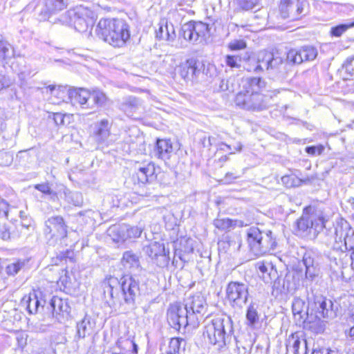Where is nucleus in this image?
<instances>
[{
	"label": "nucleus",
	"mask_w": 354,
	"mask_h": 354,
	"mask_svg": "<svg viewBox=\"0 0 354 354\" xmlns=\"http://www.w3.org/2000/svg\"><path fill=\"white\" fill-rule=\"evenodd\" d=\"M206 308L207 303L204 296L201 292H197L188 297L185 304L176 302L170 305L167 310L168 323L177 330L188 326L195 328L200 321L198 315L203 314Z\"/></svg>",
	"instance_id": "f257e3e1"
},
{
	"label": "nucleus",
	"mask_w": 354,
	"mask_h": 354,
	"mask_svg": "<svg viewBox=\"0 0 354 354\" xmlns=\"http://www.w3.org/2000/svg\"><path fill=\"white\" fill-rule=\"evenodd\" d=\"M95 32L100 39L115 48L124 46L130 39L129 26L122 19H101Z\"/></svg>",
	"instance_id": "f03ea898"
},
{
	"label": "nucleus",
	"mask_w": 354,
	"mask_h": 354,
	"mask_svg": "<svg viewBox=\"0 0 354 354\" xmlns=\"http://www.w3.org/2000/svg\"><path fill=\"white\" fill-rule=\"evenodd\" d=\"M106 292L111 297V300L106 301L110 307L115 308L118 305L124 304L133 305L139 292V286L131 276L125 275L119 281L116 278H111L104 292Z\"/></svg>",
	"instance_id": "7ed1b4c3"
},
{
	"label": "nucleus",
	"mask_w": 354,
	"mask_h": 354,
	"mask_svg": "<svg viewBox=\"0 0 354 354\" xmlns=\"http://www.w3.org/2000/svg\"><path fill=\"white\" fill-rule=\"evenodd\" d=\"M232 332L231 319L218 317L210 320L205 319L203 335L206 343L221 351L230 342Z\"/></svg>",
	"instance_id": "20e7f679"
},
{
	"label": "nucleus",
	"mask_w": 354,
	"mask_h": 354,
	"mask_svg": "<svg viewBox=\"0 0 354 354\" xmlns=\"http://www.w3.org/2000/svg\"><path fill=\"white\" fill-rule=\"evenodd\" d=\"M95 20V12L82 6L68 10L60 19L62 24L73 26L78 32H86L89 30L88 35H92L91 30Z\"/></svg>",
	"instance_id": "39448f33"
},
{
	"label": "nucleus",
	"mask_w": 354,
	"mask_h": 354,
	"mask_svg": "<svg viewBox=\"0 0 354 354\" xmlns=\"http://www.w3.org/2000/svg\"><path fill=\"white\" fill-rule=\"evenodd\" d=\"M272 234L271 230H263L255 226L248 229L246 241L250 250L254 255L259 256L274 250L277 243Z\"/></svg>",
	"instance_id": "423d86ee"
},
{
	"label": "nucleus",
	"mask_w": 354,
	"mask_h": 354,
	"mask_svg": "<svg viewBox=\"0 0 354 354\" xmlns=\"http://www.w3.org/2000/svg\"><path fill=\"white\" fill-rule=\"evenodd\" d=\"M68 100L73 105H80L82 109H95L104 106L108 98L99 89L90 91L83 88H75L68 90Z\"/></svg>",
	"instance_id": "0eeeda50"
},
{
	"label": "nucleus",
	"mask_w": 354,
	"mask_h": 354,
	"mask_svg": "<svg viewBox=\"0 0 354 354\" xmlns=\"http://www.w3.org/2000/svg\"><path fill=\"white\" fill-rule=\"evenodd\" d=\"M333 304L331 300L322 296H316L313 301L309 299L310 313L307 312L308 323L317 324L322 319H331L335 316L333 309Z\"/></svg>",
	"instance_id": "6e6552de"
},
{
	"label": "nucleus",
	"mask_w": 354,
	"mask_h": 354,
	"mask_svg": "<svg viewBox=\"0 0 354 354\" xmlns=\"http://www.w3.org/2000/svg\"><path fill=\"white\" fill-rule=\"evenodd\" d=\"M67 225L61 216H53L45 221L44 229L46 236H49L48 243L50 245H55L58 241L63 243L67 236Z\"/></svg>",
	"instance_id": "1a4fd4ad"
},
{
	"label": "nucleus",
	"mask_w": 354,
	"mask_h": 354,
	"mask_svg": "<svg viewBox=\"0 0 354 354\" xmlns=\"http://www.w3.org/2000/svg\"><path fill=\"white\" fill-rule=\"evenodd\" d=\"M266 97L259 92L250 93V90H245L236 94L234 103L241 109L259 111L268 107Z\"/></svg>",
	"instance_id": "9d476101"
},
{
	"label": "nucleus",
	"mask_w": 354,
	"mask_h": 354,
	"mask_svg": "<svg viewBox=\"0 0 354 354\" xmlns=\"http://www.w3.org/2000/svg\"><path fill=\"white\" fill-rule=\"evenodd\" d=\"M329 217L324 215L321 211L308 214H304L297 221V225L299 230L301 232H311L317 234L326 227V223L328 221Z\"/></svg>",
	"instance_id": "9b49d317"
},
{
	"label": "nucleus",
	"mask_w": 354,
	"mask_h": 354,
	"mask_svg": "<svg viewBox=\"0 0 354 354\" xmlns=\"http://www.w3.org/2000/svg\"><path fill=\"white\" fill-rule=\"evenodd\" d=\"M209 26L201 21H189L181 28L183 38L191 43H202L209 34Z\"/></svg>",
	"instance_id": "f8f14e48"
},
{
	"label": "nucleus",
	"mask_w": 354,
	"mask_h": 354,
	"mask_svg": "<svg viewBox=\"0 0 354 354\" xmlns=\"http://www.w3.org/2000/svg\"><path fill=\"white\" fill-rule=\"evenodd\" d=\"M248 295V287L243 283L231 281L227 286V298L234 306L242 307L245 304Z\"/></svg>",
	"instance_id": "ddd939ff"
},
{
	"label": "nucleus",
	"mask_w": 354,
	"mask_h": 354,
	"mask_svg": "<svg viewBox=\"0 0 354 354\" xmlns=\"http://www.w3.org/2000/svg\"><path fill=\"white\" fill-rule=\"evenodd\" d=\"M317 50L312 46H305L299 49H291L287 54V59L293 64H300L304 62L313 61L317 56Z\"/></svg>",
	"instance_id": "4468645a"
},
{
	"label": "nucleus",
	"mask_w": 354,
	"mask_h": 354,
	"mask_svg": "<svg viewBox=\"0 0 354 354\" xmlns=\"http://www.w3.org/2000/svg\"><path fill=\"white\" fill-rule=\"evenodd\" d=\"M44 303L41 292L33 290L23 297L20 306L24 308L28 314L35 315L39 312V308H43Z\"/></svg>",
	"instance_id": "2eb2a0df"
},
{
	"label": "nucleus",
	"mask_w": 354,
	"mask_h": 354,
	"mask_svg": "<svg viewBox=\"0 0 354 354\" xmlns=\"http://www.w3.org/2000/svg\"><path fill=\"white\" fill-rule=\"evenodd\" d=\"M304 0H281L279 9L283 18L297 19L304 15Z\"/></svg>",
	"instance_id": "dca6fc26"
},
{
	"label": "nucleus",
	"mask_w": 354,
	"mask_h": 354,
	"mask_svg": "<svg viewBox=\"0 0 354 354\" xmlns=\"http://www.w3.org/2000/svg\"><path fill=\"white\" fill-rule=\"evenodd\" d=\"M257 66L254 71L263 70H274L282 64V59L279 56H274L273 53L268 51H261L258 54Z\"/></svg>",
	"instance_id": "f3484780"
},
{
	"label": "nucleus",
	"mask_w": 354,
	"mask_h": 354,
	"mask_svg": "<svg viewBox=\"0 0 354 354\" xmlns=\"http://www.w3.org/2000/svg\"><path fill=\"white\" fill-rule=\"evenodd\" d=\"M288 351L294 354H307L308 343L302 332L292 333L286 340Z\"/></svg>",
	"instance_id": "a211bd4d"
},
{
	"label": "nucleus",
	"mask_w": 354,
	"mask_h": 354,
	"mask_svg": "<svg viewBox=\"0 0 354 354\" xmlns=\"http://www.w3.org/2000/svg\"><path fill=\"white\" fill-rule=\"evenodd\" d=\"M196 72V60L194 58L187 59L176 68V74L187 82L194 81Z\"/></svg>",
	"instance_id": "6ab92c4d"
},
{
	"label": "nucleus",
	"mask_w": 354,
	"mask_h": 354,
	"mask_svg": "<svg viewBox=\"0 0 354 354\" xmlns=\"http://www.w3.org/2000/svg\"><path fill=\"white\" fill-rule=\"evenodd\" d=\"M256 268L259 271L260 277L266 283H271L279 277L277 270L271 261H259L256 263Z\"/></svg>",
	"instance_id": "aec40b11"
},
{
	"label": "nucleus",
	"mask_w": 354,
	"mask_h": 354,
	"mask_svg": "<svg viewBox=\"0 0 354 354\" xmlns=\"http://www.w3.org/2000/svg\"><path fill=\"white\" fill-rule=\"evenodd\" d=\"M111 122L107 119H103L95 124L94 131L95 140L100 145H109V138L111 135Z\"/></svg>",
	"instance_id": "412c9836"
},
{
	"label": "nucleus",
	"mask_w": 354,
	"mask_h": 354,
	"mask_svg": "<svg viewBox=\"0 0 354 354\" xmlns=\"http://www.w3.org/2000/svg\"><path fill=\"white\" fill-rule=\"evenodd\" d=\"M50 306L52 309L53 315L55 317L68 315L70 313V306L67 301L54 296L50 300Z\"/></svg>",
	"instance_id": "4be33fe9"
},
{
	"label": "nucleus",
	"mask_w": 354,
	"mask_h": 354,
	"mask_svg": "<svg viewBox=\"0 0 354 354\" xmlns=\"http://www.w3.org/2000/svg\"><path fill=\"white\" fill-rule=\"evenodd\" d=\"M184 339L179 337L164 339L160 346V354H178Z\"/></svg>",
	"instance_id": "5701e85b"
},
{
	"label": "nucleus",
	"mask_w": 354,
	"mask_h": 354,
	"mask_svg": "<svg viewBox=\"0 0 354 354\" xmlns=\"http://www.w3.org/2000/svg\"><path fill=\"white\" fill-rule=\"evenodd\" d=\"M156 38L165 40L168 42L173 41L176 38L174 26L171 25L170 28H169L165 19H160L159 22V29L158 32L156 31Z\"/></svg>",
	"instance_id": "b1692460"
},
{
	"label": "nucleus",
	"mask_w": 354,
	"mask_h": 354,
	"mask_svg": "<svg viewBox=\"0 0 354 354\" xmlns=\"http://www.w3.org/2000/svg\"><path fill=\"white\" fill-rule=\"evenodd\" d=\"M172 145L170 140L158 139L156 140V155L158 158L165 161L170 157L172 152Z\"/></svg>",
	"instance_id": "393cba45"
},
{
	"label": "nucleus",
	"mask_w": 354,
	"mask_h": 354,
	"mask_svg": "<svg viewBox=\"0 0 354 354\" xmlns=\"http://www.w3.org/2000/svg\"><path fill=\"white\" fill-rule=\"evenodd\" d=\"M121 262L126 269L134 270L138 269L140 266L139 257L132 251L124 252Z\"/></svg>",
	"instance_id": "a878e982"
},
{
	"label": "nucleus",
	"mask_w": 354,
	"mask_h": 354,
	"mask_svg": "<svg viewBox=\"0 0 354 354\" xmlns=\"http://www.w3.org/2000/svg\"><path fill=\"white\" fill-rule=\"evenodd\" d=\"M214 225L221 230H230L236 226L243 227L244 225L242 221L232 220L228 218H216L214 221Z\"/></svg>",
	"instance_id": "bb28decb"
},
{
	"label": "nucleus",
	"mask_w": 354,
	"mask_h": 354,
	"mask_svg": "<svg viewBox=\"0 0 354 354\" xmlns=\"http://www.w3.org/2000/svg\"><path fill=\"white\" fill-rule=\"evenodd\" d=\"M292 309L294 315H299L301 318H304L306 316L304 322H307V312L310 313L309 304L306 305L305 301L300 298L294 299L292 304Z\"/></svg>",
	"instance_id": "cd10ccee"
},
{
	"label": "nucleus",
	"mask_w": 354,
	"mask_h": 354,
	"mask_svg": "<svg viewBox=\"0 0 354 354\" xmlns=\"http://www.w3.org/2000/svg\"><path fill=\"white\" fill-rule=\"evenodd\" d=\"M77 333L75 339H83L89 335L92 330V326L88 317H85L77 323Z\"/></svg>",
	"instance_id": "c85d7f7f"
},
{
	"label": "nucleus",
	"mask_w": 354,
	"mask_h": 354,
	"mask_svg": "<svg viewBox=\"0 0 354 354\" xmlns=\"http://www.w3.org/2000/svg\"><path fill=\"white\" fill-rule=\"evenodd\" d=\"M120 231L122 232V235H120V237L121 239L124 241L129 238H137L140 236L142 230L141 227L138 226L124 225L120 227Z\"/></svg>",
	"instance_id": "c756f323"
},
{
	"label": "nucleus",
	"mask_w": 354,
	"mask_h": 354,
	"mask_svg": "<svg viewBox=\"0 0 354 354\" xmlns=\"http://www.w3.org/2000/svg\"><path fill=\"white\" fill-rule=\"evenodd\" d=\"M64 194L66 201L75 206H81L83 203V197L80 192H71L68 189L64 188Z\"/></svg>",
	"instance_id": "7c9ffc66"
},
{
	"label": "nucleus",
	"mask_w": 354,
	"mask_h": 354,
	"mask_svg": "<svg viewBox=\"0 0 354 354\" xmlns=\"http://www.w3.org/2000/svg\"><path fill=\"white\" fill-rule=\"evenodd\" d=\"M67 1L68 0H46V12L52 14L56 11L62 10L66 6Z\"/></svg>",
	"instance_id": "2f4dec72"
},
{
	"label": "nucleus",
	"mask_w": 354,
	"mask_h": 354,
	"mask_svg": "<svg viewBox=\"0 0 354 354\" xmlns=\"http://www.w3.org/2000/svg\"><path fill=\"white\" fill-rule=\"evenodd\" d=\"M302 261L306 267V277L313 279L316 276V270L313 266V259L309 254H305Z\"/></svg>",
	"instance_id": "473e14b6"
},
{
	"label": "nucleus",
	"mask_w": 354,
	"mask_h": 354,
	"mask_svg": "<svg viewBox=\"0 0 354 354\" xmlns=\"http://www.w3.org/2000/svg\"><path fill=\"white\" fill-rule=\"evenodd\" d=\"M28 263L27 260L19 259L6 266V272L8 275L14 276L23 269Z\"/></svg>",
	"instance_id": "72a5a7b5"
},
{
	"label": "nucleus",
	"mask_w": 354,
	"mask_h": 354,
	"mask_svg": "<svg viewBox=\"0 0 354 354\" xmlns=\"http://www.w3.org/2000/svg\"><path fill=\"white\" fill-rule=\"evenodd\" d=\"M14 55V50L11 45L3 40L0 41V61H6Z\"/></svg>",
	"instance_id": "f704fd0d"
},
{
	"label": "nucleus",
	"mask_w": 354,
	"mask_h": 354,
	"mask_svg": "<svg viewBox=\"0 0 354 354\" xmlns=\"http://www.w3.org/2000/svg\"><path fill=\"white\" fill-rule=\"evenodd\" d=\"M145 236H146V242L144 243L143 245V251L145 254L148 255L149 257H151L152 259L153 254V250L155 248V241L154 239V233L153 232H151L149 234H147L145 232Z\"/></svg>",
	"instance_id": "c9c22d12"
},
{
	"label": "nucleus",
	"mask_w": 354,
	"mask_h": 354,
	"mask_svg": "<svg viewBox=\"0 0 354 354\" xmlns=\"http://www.w3.org/2000/svg\"><path fill=\"white\" fill-rule=\"evenodd\" d=\"M248 86L245 90H250V93L259 92L264 87V82L260 77H252L247 80Z\"/></svg>",
	"instance_id": "e433bc0d"
},
{
	"label": "nucleus",
	"mask_w": 354,
	"mask_h": 354,
	"mask_svg": "<svg viewBox=\"0 0 354 354\" xmlns=\"http://www.w3.org/2000/svg\"><path fill=\"white\" fill-rule=\"evenodd\" d=\"M154 172V165H149L147 167H140L137 174L139 181L142 183L147 182L149 180V176H152Z\"/></svg>",
	"instance_id": "4c0bfd02"
},
{
	"label": "nucleus",
	"mask_w": 354,
	"mask_h": 354,
	"mask_svg": "<svg viewBox=\"0 0 354 354\" xmlns=\"http://www.w3.org/2000/svg\"><path fill=\"white\" fill-rule=\"evenodd\" d=\"M246 319L249 325H254L259 319V315L257 312V306L254 304H250L246 313Z\"/></svg>",
	"instance_id": "58836bf2"
},
{
	"label": "nucleus",
	"mask_w": 354,
	"mask_h": 354,
	"mask_svg": "<svg viewBox=\"0 0 354 354\" xmlns=\"http://www.w3.org/2000/svg\"><path fill=\"white\" fill-rule=\"evenodd\" d=\"M140 105V102L139 99L133 96H129L126 97L123 103V106L125 111H127L128 109L135 111L138 109Z\"/></svg>",
	"instance_id": "ea45409f"
},
{
	"label": "nucleus",
	"mask_w": 354,
	"mask_h": 354,
	"mask_svg": "<svg viewBox=\"0 0 354 354\" xmlns=\"http://www.w3.org/2000/svg\"><path fill=\"white\" fill-rule=\"evenodd\" d=\"M225 63L231 68H239L241 67V57L239 55H227L225 57Z\"/></svg>",
	"instance_id": "a19ab883"
},
{
	"label": "nucleus",
	"mask_w": 354,
	"mask_h": 354,
	"mask_svg": "<svg viewBox=\"0 0 354 354\" xmlns=\"http://www.w3.org/2000/svg\"><path fill=\"white\" fill-rule=\"evenodd\" d=\"M35 188L38 191L41 192L44 194L49 195L50 198L55 199L57 198V194L53 191L48 183L37 184L35 185Z\"/></svg>",
	"instance_id": "79ce46f5"
},
{
	"label": "nucleus",
	"mask_w": 354,
	"mask_h": 354,
	"mask_svg": "<svg viewBox=\"0 0 354 354\" xmlns=\"http://www.w3.org/2000/svg\"><path fill=\"white\" fill-rule=\"evenodd\" d=\"M13 162V154L11 152L0 151V166L8 167Z\"/></svg>",
	"instance_id": "37998d69"
},
{
	"label": "nucleus",
	"mask_w": 354,
	"mask_h": 354,
	"mask_svg": "<svg viewBox=\"0 0 354 354\" xmlns=\"http://www.w3.org/2000/svg\"><path fill=\"white\" fill-rule=\"evenodd\" d=\"M354 26V22L348 24H340L331 28L330 32L332 35L335 37L341 36L349 28Z\"/></svg>",
	"instance_id": "c03bdc74"
},
{
	"label": "nucleus",
	"mask_w": 354,
	"mask_h": 354,
	"mask_svg": "<svg viewBox=\"0 0 354 354\" xmlns=\"http://www.w3.org/2000/svg\"><path fill=\"white\" fill-rule=\"evenodd\" d=\"M353 237L346 235L344 238V248L345 250L351 251V259L352 266H354V244L351 242Z\"/></svg>",
	"instance_id": "a18cd8bd"
},
{
	"label": "nucleus",
	"mask_w": 354,
	"mask_h": 354,
	"mask_svg": "<svg viewBox=\"0 0 354 354\" xmlns=\"http://www.w3.org/2000/svg\"><path fill=\"white\" fill-rule=\"evenodd\" d=\"M240 8L244 10L253 9L258 3L259 0H237Z\"/></svg>",
	"instance_id": "49530a36"
},
{
	"label": "nucleus",
	"mask_w": 354,
	"mask_h": 354,
	"mask_svg": "<svg viewBox=\"0 0 354 354\" xmlns=\"http://www.w3.org/2000/svg\"><path fill=\"white\" fill-rule=\"evenodd\" d=\"M228 48L231 50H239L246 48V43L243 39L232 41L228 44Z\"/></svg>",
	"instance_id": "de8ad7c7"
},
{
	"label": "nucleus",
	"mask_w": 354,
	"mask_h": 354,
	"mask_svg": "<svg viewBox=\"0 0 354 354\" xmlns=\"http://www.w3.org/2000/svg\"><path fill=\"white\" fill-rule=\"evenodd\" d=\"M312 354H337L335 351L328 347L317 346L313 348Z\"/></svg>",
	"instance_id": "09e8293b"
},
{
	"label": "nucleus",
	"mask_w": 354,
	"mask_h": 354,
	"mask_svg": "<svg viewBox=\"0 0 354 354\" xmlns=\"http://www.w3.org/2000/svg\"><path fill=\"white\" fill-rule=\"evenodd\" d=\"M324 148L322 145H318V146H309L306 147V152L310 155L315 156L316 154H321Z\"/></svg>",
	"instance_id": "8fccbe9b"
},
{
	"label": "nucleus",
	"mask_w": 354,
	"mask_h": 354,
	"mask_svg": "<svg viewBox=\"0 0 354 354\" xmlns=\"http://www.w3.org/2000/svg\"><path fill=\"white\" fill-rule=\"evenodd\" d=\"M68 90L66 86H59L56 90V93L55 95H57V97L64 101L65 97H67L68 99Z\"/></svg>",
	"instance_id": "3c124183"
},
{
	"label": "nucleus",
	"mask_w": 354,
	"mask_h": 354,
	"mask_svg": "<svg viewBox=\"0 0 354 354\" xmlns=\"http://www.w3.org/2000/svg\"><path fill=\"white\" fill-rule=\"evenodd\" d=\"M8 208L9 205L7 203V202L0 197V217L8 218Z\"/></svg>",
	"instance_id": "603ef678"
},
{
	"label": "nucleus",
	"mask_w": 354,
	"mask_h": 354,
	"mask_svg": "<svg viewBox=\"0 0 354 354\" xmlns=\"http://www.w3.org/2000/svg\"><path fill=\"white\" fill-rule=\"evenodd\" d=\"M12 83V81L8 76L0 73V90L9 87Z\"/></svg>",
	"instance_id": "864d4df0"
},
{
	"label": "nucleus",
	"mask_w": 354,
	"mask_h": 354,
	"mask_svg": "<svg viewBox=\"0 0 354 354\" xmlns=\"http://www.w3.org/2000/svg\"><path fill=\"white\" fill-rule=\"evenodd\" d=\"M184 241L185 245L184 246V248L181 249L185 253H190L192 252L194 250V246L192 244V240L190 239H186L184 240H181V243Z\"/></svg>",
	"instance_id": "5fc2aeb1"
},
{
	"label": "nucleus",
	"mask_w": 354,
	"mask_h": 354,
	"mask_svg": "<svg viewBox=\"0 0 354 354\" xmlns=\"http://www.w3.org/2000/svg\"><path fill=\"white\" fill-rule=\"evenodd\" d=\"M239 176H234L232 173H227L225 178L222 180L224 183L230 184L233 180L238 178Z\"/></svg>",
	"instance_id": "6e6d98bb"
},
{
	"label": "nucleus",
	"mask_w": 354,
	"mask_h": 354,
	"mask_svg": "<svg viewBox=\"0 0 354 354\" xmlns=\"http://www.w3.org/2000/svg\"><path fill=\"white\" fill-rule=\"evenodd\" d=\"M0 238L3 240H7L10 238V232L5 227H0Z\"/></svg>",
	"instance_id": "4d7b16f0"
},
{
	"label": "nucleus",
	"mask_w": 354,
	"mask_h": 354,
	"mask_svg": "<svg viewBox=\"0 0 354 354\" xmlns=\"http://www.w3.org/2000/svg\"><path fill=\"white\" fill-rule=\"evenodd\" d=\"M30 76V71H21L18 74V77L21 82H25L26 78Z\"/></svg>",
	"instance_id": "13d9d810"
},
{
	"label": "nucleus",
	"mask_w": 354,
	"mask_h": 354,
	"mask_svg": "<svg viewBox=\"0 0 354 354\" xmlns=\"http://www.w3.org/2000/svg\"><path fill=\"white\" fill-rule=\"evenodd\" d=\"M54 120L57 124H62L64 122V118L62 114L56 113L54 115Z\"/></svg>",
	"instance_id": "bf43d9fd"
},
{
	"label": "nucleus",
	"mask_w": 354,
	"mask_h": 354,
	"mask_svg": "<svg viewBox=\"0 0 354 354\" xmlns=\"http://www.w3.org/2000/svg\"><path fill=\"white\" fill-rule=\"evenodd\" d=\"M125 343L126 344H130L131 346H133V352L135 353V354H137L138 353V346L132 341H130L129 339H127L125 341Z\"/></svg>",
	"instance_id": "052dcab7"
},
{
	"label": "nucleus",
	"mask_w": 354,
	"mask_h": 354,
	"mask_svg": "<svg viewBox=\"0 0 354 354\" xmlns=\"http://www.w3.org/2000/svg\"><path fill=\"white\" fill-rule=\"evenodd\" d=\"M347 336L354 339V326L351 327L348 332H346Z\"/></svg>",
	"instance_id": "680f3d73"
},
{
	"label": "nucleus",
	"mask_w": 354,
	"mask_h": 354,
	"mask_svg": "<svg viewBox=\"0 0 354 354\" xmlns=\"http://www.w3.org/2000/svg\"><path fill=\"white\" fill-rule=\"evenodd\" d=\"M254 354H265L264 349L262 346H257L256 351Z\"/></svg>",
	"instance_id": "e2e57ef3"
},
{
	"label": "nucleus",
	"mask_w": 354,
	"mask_h": 354,
	"mask_svg": "<svg viewBox=\"0 0 354 354\" xmlns=\"http://www.w3.org/2000/svg\"><path fill=\"white\" fill-rule=\"evenodd\" d=\"M19 216L22 220H27L28 216L24 211L21 210L19 212Z\"/></svg>",
	"instance_id": "0e129e2a"
},
{
	"label": "nucleus",
	"mask_w": 354,
	"mask_h": 354,
	"mask_svg": "<svg viewBox=\"0 0 354 354\" xmlns=\"http://www.w3.org/2000/svg\"><path fill=\"white\" fill-rule=\"evenodd\" d=\"M47 88L50 91L52 94H55V93H56V90H57V88H56V86H54V85H49L47 87Z\"/></svg>",
	"instance_id": "69168bd1"
},
{
	"label": "nucleus",
	"mask_w": 354,
	"mask_h": 354,
	"mask_svg": "<svg viewBox=\"0 0 354 354\" xmlns=\"http://www.w3.org/2000/svg\"><path fill=\"white\" fill-rule=\"evenodd\" d=\"M234 149L237 151H241L242 149V145L240 142H237L236 146L234 147Z\"/></svg>",
	"instance_id": "338daca9"
},
{
	"label": "nucleus",
	"mask_w": 354,
	"mask_h": 354,
	"mask_svg": "<svg viewBox=\"0 0 354 354\" xmlns=\"http://www.w3.org/2000/svg\"><path fill=\"white\" fill-rule=\"evenodd\" d=\"M171 61H172V58L170 57V56H167V55H165L164 59H162L163 62H171Z\"/></svg>",
	"instance_id": "774afa93"
}]
</instances>
